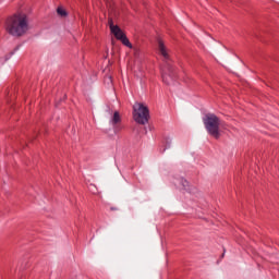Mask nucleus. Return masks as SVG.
Returning <instances> with one entry per match:
<instances>
[{"mask_svg": "<svg viewBox=\"0 0 279 279\" xmlns=\"http://www.w3.org/2000/svg\"><path fill=\"white\" fill-rule=\"evenodd\" d=\"M4 29L7 34H10V36H14L15 38H21V36H25L29 31L27 14L15 13L12 16L8 17L4 24Z\"/></svg>", "mask_w": 279, "mask_h": 279, "instance_id": "nucleus-1", "label": "nucleus"}, {"mask_svg": "<svg viewBox=\"0 0 279 279\" xmlns=\"http://www.w3.org/2000/svg\"><path fill=\"white\" fill-rule=\"evenodd\" d=\"M203 123L210 136L216 140L220 138L221 133H219V125L221 124V122L219 120V117H217L215 113H207L203 119Z\"/></svg>", "mask_w": 279, "mask_h": 279, "instance_id": "nucleus-2", "label": "nucleus"}, {"mask_svg": "<svg viewBox=\"0 0 279 279\" xmlns=\"http://www.w3.org/2000/svg\"><path fill=\"white\" fill-rule=\"evenodd\" d=\"M133 119L140 125H147L149 123V108L143 104H136L133 107Z\"/></svg>", "mask_w": 279, "mask_h": 279, "instance_id": "nucleus-3", "label": "nucleus"}, {"mask_svg": "<svg viewBox=\"0 0 279 279\" xmlns=\"http://www.w3.org/2000/svg\"><path fill=\"white\" fill-rule=\"evenodd\" d=\"M108 23H109L111 34H113L117 40H121L124 36H126L125 33H123V31L118 25H114V23L112 22V19H109Z\"/></svg>", "mask_w": 279, "mask_h": 279, "instance_id": "nucleus-4", "label": "nucleus"}, {"mask_svg": "<svg viewBox=\"0 0 279 279\" xmlns=\"http://www.w3.org/2000/svg\"><path fill=\"white\" fill-rule=\"evenodd\" d=\"M158 51L166 62L170 60L169 52L167 51V47L165 46V41H162V39H158Z\"/></svg>", "mask_w": 279, "mask_h": 279, "instance_id": "nucleus-5", "label": "nucleus"}, {"mask_svg": "<svg viewBox=\"0 0 279 279\" xmlns=\"http://www.w3.org/2000/svg\"><path fill=\"white\" fill-rule=\"evenodd\" d=\"M110 123L111 125H118V123H121V114L119 113V111H114Z\"/></svg>", "mask_w": 279, "mask_h": 279, "instance_id": "nucleus-6", "label": "nucleus"}, {"mask_svg": "<svg viewBox=\"0 0 279 279\" xmlns=\"http://www.w3.org/2000/svg\"><path fill=\"white\" fill-rule=\"evenodd\" d=\"M120 41L122 43V45H124V47H129V49H132V43H130V39L126 35H124L123 38L120 39Z\"/></svg>", "mask_w": 279, "mask_h": 279, "instance_id": "nucleus-7", "label": "nucleus"}, {"mask_svg": "<svg viewBox=\"0 0 279 279\" xmlns=\"http://www.w3.org/2000/svg\"><path fill=\"white\" fill-rule=\"evenodd\" d=\"M57 13L59 14V16H66V10L62 9V8H58L57 9Z\"/></svg>", "mask_w": 279, "mask_h": 279, "instance_id": "nucleus-8", "label": "nucleus"}, {"mask_svg": "<svg viewBox=\"0 0 279 279\" xmlns=\"http://www.w3.org/2000/svg\"><path fill=\"white\" fill-rule=\"evenodd\" d=\"M169 78H172L171 74H162V81L165 82V84H169Z\"/></svg>", "mask_w": 279, "mask_h": 279, "instance_id": "nucleus-9", "label": "nucleus"}, {"mask_svg": "<svg viewBox=\"0 0 279 279\" xmlns=\"http://www.w3.org/2000/svg\"><path fill=\"white\" fill-rule=\"evenodd\" d=\"M181 183L183 184L184 189H186V186H189V181L181 179Z\"/></svg>", "mask_w": 279, "mask_h": 279, "instance_id": "nucleus-10", "label": "nucleus"}, {"mask_svg": "<svg viewBox=\"0 0 279 279\" xmlns=\"http://www.w3.org/2000/svg\"><path fill=\"white\" fill-rule=\"evenodd\" d=\"M168 71H170V73H173V66L168 65Z\"/></svg>", "mask_w": 279, "mask_h": 279, "instance_id": "nucleus-11", "label": "nucleus"}, {"mask_svg": "<svg viewBox=\"0 0 279 279\" xmlns=\"http://www.w3.org/2000/svg\"><path fill=\"white\" fill-rule=\"evenodd\" d=\"M110 210H119L117 207H111Z\"/></svg>", "mask_w": 279, "mask_h": 279, "instance_id": "nucleus-12", "label": "nucleus"}]
</instances>
